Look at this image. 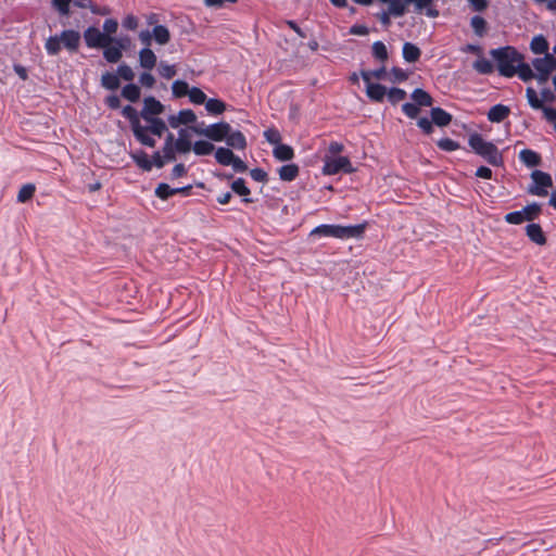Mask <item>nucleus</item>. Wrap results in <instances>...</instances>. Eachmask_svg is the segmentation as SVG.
Returning a JSON list of instances; mask_svg holds the SVG:
<instances>
[{
	"mask_svg": "<svg viewBox=\"0 0 556 556\" xmlns=\"http://www.w3.org/2000/svg\"><path fill=\"white\" fill-rule=\"evenodd\" d=\"M155 195L162 200H167L174 194H177V190H174L169 185L161 182L155 188Z\"/></svg>",
	"mask_w": 556,
	"mask_h": 556,
	"instance_id": "nucleus-43",
	"label": "nucleus"
},
{
	"mask_svg": "<svg viewBox=\"0 0 556 556\" xmlns=\"http://www.w3.org/2000/svg\"><path fill=\"white\" fill-rule=\"evenodd\" d=\"M197 122L195 113L190 110H180L177 115L168 117V124L172 128H178L180 125L194 124Z\"/></svg>",
	"mask_w": 556,
	"mask_h": 556,
	"instance_id": "nucleus-9",
	"label": "nucleus"
},
{
	"mask_svg": "<svg viewBox=\"0 0 556 556\" xmlns=\"http://www.w3.org/2000/svg\"><path fill=\"white\" fill-rule=\"evenodd\" d=\"M192 132L198 136L205 137L212 141H224L229 131L231 130L230 124L226 122H219L205 126L204 123L200 125L190 126Z\"/></svg>",
	"mask_w": 556,
	"mask_h": 556,
	"instance_id": "nucleus-4",
	"label": "nucleus"
},
{
	"mask_svg": "<svg viewBox=\"0 0 556 556\" xmlns=\"http://www.w3.org/2000/svg\"><path fill=\"white\" fill-rule=\"evenodd\" d=\"M274 156L281 162L290 161L294 157V151L293 149L283 143L277 144L273 150Z\"/></svg>",
	"mask_w": 556,
	"mask_h": 556,
	"instance_id": "nucleus-25",
	"label": "nucleus"
},
{
	"mask_svg": "<svg viewBox=\"0 0 556 556\" xmlns=\"http://www.w3.org/2000/svg\"><path fill=\"white\" fill-rule=\"evenodd\" d=\"M361 75L365 83L371 81L372 77L378 80H382V79L387 78V71H386V67L382 66L375 71H362Z\"/></svg>",
	"mask_w": 556,
	"mask_h": 556,
	"instance_id": "nucleus-41",
	"label": "nucleus"
},
{
	"mask_svg": "<svg viewBox=\"0 0 556 556\" xmlns=\"http://www.w3.org/2000/svg\"><path fill=\"white\" fill-rule=\"evenodd\" d=\"M366 94L375 102H382L387 96V88L381 84L366 83Z\"/></svg>",
	"mask_w": 556,
	"mask_h": 556,
	"instance_id": "nucleus-14",
	"label": "nucleus"
},
{
	"mask_svg": "<svg viewBox=\"0 0 556 556\" xmlns=\"http://www.w3.org/2000/svg\"><path fill=\"white\" fill-rule=\"evenodd\" d=\"M526 218H527V216L523 217L521 211L510 212V213L506 214L504 217L505 222L508 224H511V225H520L523 222H526Z\"/></svg>",
	"mask_w": 556,
	"mask_h": 556,
	"instance_id": "nucleus-53",
	"label": "nucleus"
},
{
	"mask_svg": "<svg viewBox=\"0 0 556 556\" xmlns=\"http://www.w3.org/2000/svg\"><path fill=\"white\" fill-rule=\"evenodd\" d=\"M438 147L443 151L452 152L459 148V143L450 138H443L438 141Z\"/></svg>",
	"mask_w": 556,
	"mask_h": 556,
	"instance_id": "nucleus-56",
	"label": "nucleus"
},
{
	"mask_svg": "<svg viewBox=\"0 0 556 556\" xmlns=\"http://www.w3.org/2000/svg\"><path fill=\"white\" fill-rule=\"evenodd\" d=\"M225 141L228 147L237 150H244L247 148V139L244 135L239 130L233 131L231 129L229 135H227L225 138Z\"/></svg>",
	"mask_w": 556,
	"mask_h": 556,
	"instance_id": "nucleus-17",
	"label": "nucleus"
},
{
	"mask_svg": "<svg viewBox=\"0 0 556 556\" xmlns=\"http://www.w3.org/2000/svg\"><path fill=\"white\" fill-rule=\"evenodd\" d=\"M191 150L195 155L204 156L211 154L215 150V147L210 141L199 140L192 144Z\"/></svg>",
	"mask_w": 556,
	"mask_h": 556,
	"instance_id": "nucleus-33",
	"label": "nucleus"
},
{
	"mask_svg": "<svg viewBox=\"0 0 556 556\" xmlns=\"http://www.w3.org/2000/svg\"><path fill=\"white\" fill-rule=\"evenodd\" d=\"M60 39L65 48L75 51L79 46L80 35L78 31L72 29L63 30L60 35Z\"/></svg>",
	"mask_w": 556,
	"mask_h": 556,
	"instance_id": "nucleus-15",
	"label": "nucleus"
},
{
	"mask_svg": "<svg viewBox=\"0 0 556 556\" xmlns=\"http://www.w3.org/2000/svg\"><path fill=\"white\" fill-rule=\"evenodd\" d=\"M408 78V75L407 73L400 68V67H393L391 71H390V80L392 83H402V81H405L406 79Z\"/></svg>",
	"mask_w": 556,
	"mask_h": 556,
	"instance_id": "nucleus-55",
	"label": "nucleus"
},
{
	"mask_svg": "<svg viewBox=\"0 0 556 556\" xmlns=\"http://www.w3.org/2000/svg\"><path fill=\"white\" fill-rule=\"evenodd\" d=\"M526 233L532 242L539 245H543L546 243V237L542 230V227L539 224H529L526 227Z\"/></svg>",
	"mask_w": 556,
	"mask_h": 556,
	"instance_id": "nucleus-18",
	"label": "nucleus"
},
{
	"mask_svg": "<svg viewBox=\"0 0 556 556\" xmlns=\"http://www.w3.org/2000/svg\"><path fill=\"white\" fill-rule=\"evenodd\" d=\"M264 137L269 143L275 144V147L281 142V135L276 128L266 129Z\"/></svg>",
	"mask_w": 556,
	"mask_h": 556,
	"instance_id": "nucleus-54",
	"label": "nucleus"
},
{
	"mask_svg": "<svg viewBox=\"0 0 556 556\" xmlns=\"http://www.w3.org/2000/svg\"><path fill=\"white\" fill-rule=\"evenodd\" d=\"M164 111V105L156 100L154 97H147L143 100V109L140 112V116L144 121H149V118L155 117V115L162 114Z\"/></svg>",
	"mask_w": 556,
	"mask_h": 556,
	"instance_id": "nucleus-8",
	"label": "nucleus"
},
{
	"mask_svg": "<svg viewBox=\"0 0 556 556\" xmlns=\"http://www.w3.org/2000/svg\"><path fill=\"white\" fill-rule=\"evenodd\" d=\"M231 190L243 197V202L245 203H251L253 200L248 198V195L251 193L250 189L245 186V180L243 178H237L235 181H232L231 184Z\"/></svg>",
	"mask_w": 556,
	"mask_h": 556,
	"instance_id": "nucleus-27",
	"label": "nucleus"
},
{
	"mask_svg": "<svg viewBox=\"0 0 556 556\" xmlns=\"http://www.w3.org/2000/svg\"><path fill=\"white\" fill-rule=\"evenodd\" d=\"M61 43L60 36H52L47 39L45 47L50 55H56L61 50Z\"/></svg>",
	"mask_w": 556,
	"mask_h": 556,
	"instance_id": "nucleus-46",
	"label": "nucleus"
},
{
	"mask_svg": "<svg viewBox=\"0 0 556 556\" xmlns=\"http://www.w3.org/2000/svg\"><path fill=\"white\" fill-rule=\"evenodd\" d=\"M530 48L531 51L535 54L546 53L548 49V42L544 36L538 35L532 38L530 42Z\"/></svg>",
	"mask_w": 556,
	"mask_h": 556,
	"instance_id": "nucleus-37",
	"label": "nucleus"
},
{
	"mask_svg": "<svg viewBox=\"0 0 556 556\" xmlns=\"http://www.w3.org/2000/svg\"><path fill=\"white\" fill-rule=\"evenodd\" d=\"M380 1L383 3H389L390 13H392V15L395 17L403 16L406 13L405 3H403L402 0H380Z\"/></svg>",
	"mask_w": 556,
	"mask_h": 556,
	"instance_id": "nucleus-42",
	"label": "nucleus"
},
{
	"mask_svg": "<svg viewBox=\"0 0 556 556\" xmlns=\"http://www.w3.org/2000/svg\"><path fill=\"white\" fill-rule=\"evenodd\" d=\"M402 111L409 118H416L420 112V109L416 103L406 102L402 105Z\"/></svg>",
	"mask_w": 556,
	"mask_h": 556,
	"instance_id": "nucleus-57",
	"label": "nucleus"
},
{
	"mask_svg": "<svg viewBox=\"0 0 556 556\" xmlns=\"http://www.w3.org/2000/svg\"><path fill=\"white\" fill-rule=\"evenodd\" d=\"M279 178L283 181H292L299 175V166L296 164H287L279 168Z\"/></svg>",
	"mask_w": 556,
	"mask_h": 556,
	"instance_id": "nucleus-26",
	"label": "nucleus"
},
{
	"mask_svg": "<svg viewBox=\"0 0 556 556\" xmlns=\"http://www.w3.org/2000/svg\"><path fill=\"white\" fill-rule=\"evenodd\" d=\"M250 175L253 180L258 182H266L267 181V173L262 168H253L250 170Z\"/></svg>",
	"mask_w": 556,
	"mask_h": 556,
	"instance_id": "nucleus-62",
	"label": "nucleus"
},
{
	"mask_svg": "<svg viewBox=\"0 0 556 556\" xmlns=\"http://www.w3.org/2000/svg\"><path fill=\"white\" fill-rule=\"evenodd\" d=\"M468 142L470 148L489 164L493 166L503 165V155L497 147L492 142L485 141L481 135H471Z\"/></svg>",
	"mask_w": 556,
	"mask_h": 556,
	"instance_id": "nucleus-3",
	"label": "nucleus"
},
{
	"mask_svg": "<svg viewBox=\"0 0 556 556\" xmlns=\"http://www.w3.org/2000/svg\"><path fill=\"white\" fill-rule=\"evenodd\" d=\"M510 113V109L504 104L493 105L488 112V119L492 123L503 122Z\"/></svg>",
	"mask_w": 556,
	"mask_h": 556,
	"instance_id": "nucleus-19",
	"label": "nucleus"
},
{
	"mask_svg": "<svg viewBox=\"0 0 556 556\" xmlns=\"http://www.w3.org/2000/svg\"><path fill=\"white\" fill-rule=\"evenodd\" d=\"M159 72H160V75L166 79H170L176 75L175 66L166 64L164 62H161Z\"/></svg>",
	"mask_w": 556,
	"mask_h": 556,
	"instance_id": "nucleus-59",
	"label": "nucleus"
},
{
	"mask_svg": "<svg viewBox=\"0 0 556 556\" xmlns=\"http://www.w3.org/2000/svg\"><path fill=\"white\" fill-rule=\"evenodd\" d=\"M72 0H52L53 7L61 15L70 14V4Z\"/></svg>",
	"mask_w": 556,
	"mask_h": 556,
	"instance_id": "nucleus-58",
	"label": "nucleus"
},
{
	"mask_svg": "<svg viewBox=\"0 0 556 556\" xmlns=\"http://www.w3.org/2000/svg\"><path fill=\"white\" fill-rule=\"evenodd\" d=\"M35 190L36 188L33 184L24 185L18 191L17 201L21 203L27 202L34 197Z\"/></svg>",
	"mask_w": 556,
	"mask_h": 556,
	"instance_id": "nucleus-45",
	"label": "nucleus"
},
{
	"mask_svg": "<svg viewBox=\"0 0 556 556\" xmlns=\"http://www.w3.org/2000/svg\"><path fill=\"white\" fill-rule=\"evenodd\" d=\"M412 99L418 106H431L433 99L424 89L417 88L412 92Z\"/></svg>",
	"mask_w": 556,
	"mask_h": 556,
	"instance_id": "nucleus-30",
	"label": "nucleus"
},
{
	"mask_svg": "<svg viewBox=\"0 0 556 556\" xmlns=\"http://www.w3.org/2000/svg\"><path fill=\"white\" fill-rule=\"evenodd\" d=\"M472 67L479 74H483V75H489V74L493 73V70H494L493 64L484 58H480V59L476 60L472 64Z\"/></svg>",
	"mask_w": 556,
	"mask_h": 556,
	"instance_id": "nucleus-40",
	"label": "nucleus"
},
{
	"mask_svg": "<svg viewBox=\"0 0 556 556\" xmlns=\"http://www.w3.org/2000/svg\"><path fill=\"white\" fill-rule=\"evenodd\" d=\"M178 153V151L173 148L172 146H163L162 148V154L164 156V159L166 160V162H173L176 160V154Z\"/></svg>",
	"mask_w": 556,
	"mask_h": 556,
	"instance_id": "nucleus-64",
	"label": "nucleus"
},
{
	"mask_svg": "<svg viewBox=\"0 0 556 556\" xmlns=\"http://www.w3.org/2000/svg\"><path fill=\"white\" fill-rule=\"evenodd\" d=\"M139 63L144 70H152L156 65V55L150 48H143L139 51Z\"/></svg>",
	"mask_w": 556,
	"mask_h": 556,
	"instance_id": "nucleus-21",
	"label": "nucleus"
},
{
	"mask_svg": "<svg viewBox=\"0 0 556 556\" xmlns=\"http://www.w3.org/2000/svg\"><path fill=\"white\" fill-rule=\"evenodd\" d=\"M532 65L538 73L551 74L556 70V59L552 54L545 53L544 58L534 59Z\"/></svg>",
	"mask_w": 556,
	"mask_h": 556,
	"instance_id": "nucleus-11",
	"label": "nucleus"
},
{
	"mask_svg": "<svg viewBox=\"0 0 556 556\" xmlns=\"http://www.w3.org/2000/svg\"><path fill=\"white\" fill-rule=\"evenodd\" d=\"M516 74L523 81H529L535 77L532 68L529 64L525 63L523 60L519 61L515 66Z\"/></svg>",
	"mask_w": 556,
	"mask_h": 556,
	"instance_id": "nucleus-34",
	"label": "nucleus"
},
{
	"mask_svg": "<svg viewBox=\"0 0 556 556\" xmlns=\"http://www.w3.org/2000/svg\"><path fill=\"white\" fill-rule=\"evenodd\" d=\"M526 96L528 99V103L532 109L540 110L543 109V102L538 98L536 91L532 87H528L526 90Z\"/></svg>",
	"mask_w": 556,
	"mask_h": 556,
	"instance_id": "nucleus-48",
	"label": "nucleus"
},
{
	"mask_svg": "<svg viewBox=\"0 0 556 556\" xmlns=\"http://www.w3.org/2000/svg\"><path fill=\"white\" fill-rule=\"evenodd\" d=\"M132 134L135 136V138L142 144V146H146V147H149V148H154L155 144H156V140L151 137L149 134L150 131L148 130L147 127L142 126L141 124L139 126H137L136 128H134L132 130Z\"/></svg>",
	"mask_w": 556,
	"mask_h": 556,
	"instance_id": "nucleus-16",
	"label": "nucleus"
},
{
	"mask_svg": "<svg viewBox=\"0 0 556 556\" xmlns=\"http://www.w3.org/2000/svg\"><path fill=\"white\" fill-rule=\"evenodd\" d=\"M84 39L89 48H105L113 43L114 37L101 33L97 27L90 26L84 31Z\"/></svg>",
	"mask_w": 556,
	"mask_h": 556,
	"instance_id": "nucleus-6",
	"label": "nucleus"
},
{
	"mask_svg": "<svg viewBox=\"0 0 556 556\" xmlns=\"http://www.w3.org/2000/svg\"><path fill=\"white\" fill-rule=\"evenodd\" d=\"M519 159L528 167H535L541 164L540 154L530 149L521 150L519 153Z\"/></svg>",
	"mask_w": 556,
	"mask_h": 556,
	"instance_id": "nucleus-24",
	"label": "nucleus"
},
{
	"mask_svg": "<svg viewBox=\"0 0 556 556\" xmlns=\"http://www.w3.org/2000/svg\"><path fill=\"white\" fill-rule=\"evenodd\" d=\"M403 3H405V7L407 4L413 3L415 5V11L417 13H421L425 11V14L428 17L435 18L439 16V10L432 7L433 0H402Z\"/></svg>",
	"mask_w": 556,
	"mask_h": 556,
	"instance_id": "nucleus-10",
	"label": "nucleus"
},
{
	"mask_svg": "<svg viewBox=\"0 0 556 556\" xmlns=\"http://www.w3.org/2000/svg\"><path fill=\"white\" fill-rule=\"evenodd\" d=\"M431 121L439 127H445L452 122V115L441 108L431 109Z\"/></svg>",
	"mask_w": 556,
	"mask_h": 556,
	"instance_id": "nucleus-20",
	"label": "nucleus"
},
{
	"mask_svg": "<svg viewBox=\"0 0 556 556\" xmlns=\"http://www.w3.org/2000/svg\"><path fill=\"white\" fill-rule=\"evenodd\" d=\"M417 125L427 135H430L433 131V123H432V121H429L427 117H420L417 121Z\"/></svg>",
	"mask_w": 556,
	"mask_h": 556,
	"instance_id": "nucleus-63",
	"label": "nucleus"
},
{
	"mask_svg": "<svg viewBox=\"0 0 556 556\" xmlns=\"http://www.w3.org/2000/svg\"><path fill=\"white\" fill-rule=\"evenodd\" d=\"M402 54L406 62L415 63L419 60L421 51L416 45L405 42L402 48Z\"/></svg>",
	"mask_w": 556,
	"mask_h": 556,
	"instance_id": "nucleus-23",
	"label": "nucleus"
},
{
	"mask_svg": "<svg viewBox=\"0 0 556 556\" xmlns=\"http://www.w3.org/2000/svg\"><path fill=\"white\" fill-rule=\"evenodd\" d=\"M233 152L228 148L219 147L215 151V159L217 163L224 166H229L230 163L233 161Z\"/></svg>",
	"mask_w": 556,
	"mask_h": 556,
	"instance_id": "nucleus-35",
	"label": "nucleus"
},
{
	"mask_svg": "<svg viewBox=\"0 0 556 556\" xmlns=\"http://www.w3.org/2000/svg\"><path fill=\"white\" fill-rule=\"evenodd\" d=\"M117 28H118V23L114 18H108L103 23V30H104L103 34H105V35L111 36V34L116 33Z\"/></svg>",
	"mask_w": 556,
	"mask_h": 556,
	"instance_id": "nucleus-60",
	"label": "nucleus"
},
{
	"mask_svg": "<svg viewBox=\"0 0 556 556\" xmlns=\"http://www.w3.org/2000/svg\"><path fill=\"white\" fill-rule=\"evenodd\" d=\"M121 94L124 99L134 103L140 99L141 90H140L139 86H137L135 84H128L123 87Z\"/></svg>",
	"mask_w": 556,
	"mask_h": 556,
	"instance_id": "nucleus-32",
	"label": "nucleus"
},
{
	"mask_svg": "<svg viewBox=\"0 0 556 556\" xmlns=\"http://www.w3.org/2000/svg\"><path fill=\"white\" fill-rule=\"evenodd\" d=\"M149 123V126H146L150 134L162 137L163 134L167 130V126L165 122L162 118L159 117H152L147 121Z\"/></svg>",
	"mask_w": 556,
	"mask_h": 556,
	"instance_id": "nucleus-29",
	"label": "nucleus"
},
{
	"mask_svg": "<svg viewBox=\"0 0 556 556\" xmlns=\"http://www.w3.org/2000/svg\"><path fill=\"white\" fill-rule=\"evenodd\" d=\"M372 54L376 59L380 61H386L388 59V50L386 45L382 41L374 42Z\"/></svg>",
	"mask_w": 556,
	"mask_h": 556,
	"instance_id": "nucleus-51",
	"label": "nucleus"
},
{
	"mask_svg": "<svg viewBox=\"0 0 556 556\" xmlns=\"http://www.w3.org/2000/svg\"><path fill=\"white\" fill-rule=\"evenodd\" d=\"M130 157L136 165L144 172H150L153 167V163L149 159L148 154L142 150L130 153Z\"/></svg>",
	"mask_w": 556,
	"mask_h": 556,
	"instance_id": "nucleus-22",
	"label": "nucleus"
},
{
	"mask_svg": "<svg viewBox=\"0 0 556 556\" xmlns=\"http://www.w3.org/2000/svg\"><path fill=\"white\" fill-rule=\"evenodd\" d=\"M531 178L534 186L529 188V192L539 197L547 195L546 188L552 187L553 185L551 175L541 170H533Z\"/></svg>",
	"mask_w": 556,
	"mask_h": 556,
	"instance_id": "nucleus-7",
	"label": "nucleus"
},
{
	"mask_svg": "<svg viewBox=\"0 0 556 556\" xmlns=\"http://www.w3.org/2000/svg\"><path fill=\"white\" fill-rule=\"evenodd\" d=\"M521 212H522L523 217L527 216L526 222H531V220L535 219L539 216V214L541 213V206L538 203H532V204L525 206L521 210Z\"/></svg>",
	"mask_w": 556,
	"mask_h": 556,
	"instance_id": "nucleus-47",
	"label": "nucleus"
},
{
	"mask_svg": "<svg viewBox=\"0 0 556 556\" xmlns=\"http://www.w3.org/2000/svg\"><path fill=\"white\" fill-rule=\"evenodd\" d=\"M114 46H106L103 51L104 59L110 63H116L122 59L125 46H122V40L114 38Z\"/></svg>",
	"mask_w": 556,
	"mask_h": 556,
	"instance_id": "nucleus-12",
	"label": "nucleus"
},
{
	"mask_svg": "<svg viewBox=\"0 0 556 556\" xmlns=\"http://www.w3.org/2000/svg\"><path fill=\"white\" fill-rule=\"evenodd\" d=\"M117 76L126 81H131L135 78V73L129 65L123 63L117 67Z\"/></svg>",
	"mask_w": 556,
	"mask_h": 556,
	"instance_id": "nucleus-52",
	"label": "nucleus"
},
{
	"mask_svg": "<svg viewBox=\"0 0 556 556\" xmlns=\"http://www.w3.org/2000/svg\"><path fill=\"white\" fill-rule=\"evenodd\" d=\"M122 114L125 118L129 121L131 130L141 124L140 114L131 105L124 106L122 110Z\"/></svg>",
	"mask_w": 556,
	"mask_h": 556,
	"instance_id": "nucleus-38",
	"label": "nucleus"
},
{
	"mask_svg": "<svg viewBox=\"0 0 556 556\" xmlns=\"http://www.w3.org/2000/svg\"><path fill=\"white\" fill-rule=\"evenodd\" d=\"M121 81L117 74L105 72L101 76V86L108 90H116L119 88Z\"/></svg>",
	"mask_w": 556,
	"mask_h": 556,
	"instance_id": "nucleus-31",
	"label": "nucleus"
},
{
	"mask_svg": "<svg viewBox=\"0 0 556 556\" xmlns=\"http://www.w3.org/2000/svg\"><path fill=\"white\" fill-rule=\"evenodd\" d=\"M188 97L194 104H204L206 101V94L198 87L190 88Z\"/></svg>",
	"mask_w": 556,
	"mask_h": 556,
	"instance_id": "nucleus-50",
	"label": "nucleus"
},
{
	"mask_svg": "<svg viewBox=\"0 0 556 556\" xmlns=\"http://www.w3.org/2000/svg\"><path fill=\"white\" fill-rule=\"evenodd\" d=\"M388 100L393 104H397L406 98V91L401 88H391L387 92Z\"/></svg>",
	"mask_w": 556,
	"mask_h": 556,
	"instance_id": "nucleus-49",
	"label": "nucleus"
},
{
	"mask_svg": "<svg viewBox=\"0 0 556 556\" xmlns=\"http://www.w3.org/2000/svg\"><path fill=\"white\" fill-rule=\"evenodd\" d=\"M486 25V21L480 15H475L470 20V26L472 27L475 34L479 37H482L485 34Z\"/></svg>",
	"mask_w": 556,
	"mask_h": 556,
	"instance_id": "nucleus-39",
	"label": "nucleus"
},
{
	"mask_svg": "<svg viewBox=\"0 0 556 556\" xmlns=\"http://www.w3.org/2000/svg\"><path fill=\"white\" fill-rule=\"evenodd\" d=\"M340 172L351 174L355 172V168L352 166L350 160L346 156H326L323 173L325 175H336Z\"/></svg>",
	"mask_w": 556,
	"mask_h": 556,
	"instance_id": "nucleus-5",
	"label": "nucleus"
},
{
	"mask_svg": "<svg viewBox=\"0 0 556 556\" xmlns=\"http://www.w3.org/2000/svg\"><path fill=\"white\" fill-rule=\"evenodd\" d=\"M152 37L159 45H166L170 40V33L164 25H155L152 30Z\"/></svg>",
	"mask_w": 556,
	"mask_h": 556,
	"instance_id": "nucleus-28",
	"label": "nucleus"
},
{
	"mask_svg": "<svg viewBox=\"0 0 556 556\" xmlns=\"http://www.w3.org/2000/svg\"><path fill=\"white\" fill-rule=\"evenodd\" d=\"M189 128H181L178 131V138L176 139V144H173L179 154H186L191 151L192 143L189 139Z\"/></svg>",
	"mask_w": 556,
	"mask_h": 556,
	"instance_id": "nucleus-13",
	"label": "nucleus"
},
{
	"mask_svg": "<svg viewBox=\"0 0 556 556\" xmlns=\"http://www.w3.org/2000/svg\"><path fill=\"white\" fill-rule=\"evenodd\" d=\"M139 83L143 86V87H147V88H152L155 84V78L152 74L148 73V72H143L140 76H139Z\"/></svg>",
	"mask_w": 556,
	"mask_h": 556,
	"instance_id": "nucleus-61",
	"label": "nucleus"
},
{
	"mask_svg": "<svg viewBox=\"0 0 556 556\" xmlns=\"http://www.w3.org/2000/svg\"><path fill=\"white\" fill-rule=\"evenodd\" d=\"M365 225L341 226L319 225L311 231V236L332 237L338 239L359 238L364 233Z\"/></svg>",
	"mask_w": 556,
	"mask_h": 556,
	"instance_id": "nucleus-2",
	"label": "nucleus"
},
{
	"mask_svg": "<svg viewBox=\"0 0 556 556\" xmlns=\"http://www.w3.org/2000/svg\"><path fill=\"white\" fill-rule=\"evenodd\" d=\"M205 109L210 114L220 115L226 111V104L219 99H207L204 102Z\"/></svg>",
	"mask_w": 556,
	"mask_h": 556,
	"instance_id": "nucleus-36",
	"label": "nucleus"
},
{
	"mask_svg": "<svg viewBox=\"0 0 556 556\" xmlns=\"http://www.w3.org/2000/svg\"><path fill=\"white\" fill-rule=\"evenodd\" d=\"M172 91L176 98H181L189 94L190 88L185 80H175L172 85Z\"/></svg>",
	"mask_w": 556,
	"mask_h": 556,
	"instance_id": "nucleus-44",
	"label": "nucleus"
},
{
	"mask_svg": "<svg viewBox=\"0 0 556 556\" xmlns=\"http://www.w3.org/2000/svg\"><path fill=\"white\" fill-rule=\"evenodd\" d=\"M490 54L496 62L498 73L504 77L515 76L516 64L523 60L522 54H520L514 47L510 46L492 49Z\"/></svg>",
	"mask_w": 556,
	"mask_h": 556,
	"instance_id": "nucleus-1",
	"label": "nucleus"
}]
</instances>
